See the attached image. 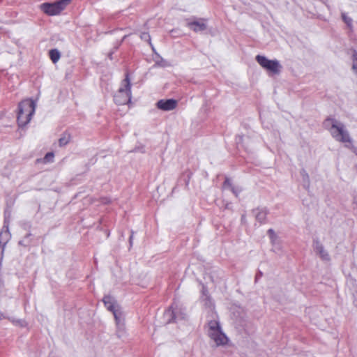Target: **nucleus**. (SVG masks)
<instances>
[{
  "instance_id": "obj_10",
  "label": "nucleus",
  "mask_w": 357,
  "mask_h": 357,
  "mask_svg": "<svg viewBox=\"0 0 357 357\" xmlns=\"http://www.w3.org/2000/svg\"><path fill=\"white\" fill-rule=\"evenodd\" d=\"M316 249L319 255L320 258L324 261H329L330 256L326 250H325L324 248L322 245L317 243L316 245Z\"/></svg>"
},
{
  "instance_id": "obj_9",
  "label": "nucleus",
  "mask_w": 357,
  "mask_h": 357,
  "mask_svg": "<svg viewBox=\"0 0 357 357\" xmlns=\"http://www.w3.org/2000/svg\"><path fill=\"white\" fill-rule=\"evenodd\" d=\"M204 20H195L189 22L187 24L188 27L195 32L204 31L206 29V24Z\"/></svg>"
},
{
  "instance_id": "obj_1",
  "label": "nucleus",
  "mask_w": 357,
  "mask_h": 357,
  "mask_svg": "<svg viewBox=\"0 0 357 357\" xmlns=\"http://www.w3.org/2000/svg\"><path fill=\"white\" fill-rule=\"evenodd\" d=\"M324 124L336 141L342 143H351V137L344 123L334 118H328L325 120Z\"/></svg>"
},
{
  "instance_id": "obj_2",
  "label": "nucleus",
  "mask_w": 357,
  "mask_h": 357,
  "mask_svg": "<svg viewBox=\"0 0 357 357\" xmlns=\"http://www.w3.org/2000/svg\"><path fill=\"white\" fill-rule=\"evenodd\" d=\"M36 109V104L31 99H25L18 105L17 121L20 127L28 124Z\"/></svg>"
},
{
  "instance_id": "obj_12",
  "label": "nucleus",
  "mask_w": 357,
  "mask_h": 357,
  "mask_svg": "<svg viewBox=\"0 0 357 357\" xmlns=\"http://www.w3.org/2000/svg\"><path fill=\"white\" fill-rule=\"evenodd\" d=\"M50 59L54 63H56L60 59V52L56 49H52L49 52Z\"/></svg>"
},
{
  "instance_id": "obj_20",
  "label": "nucleus",
  "mask_w": 357,
  "mask_h": 357,
  "mask_svg": "<svg viewBox=\"0 0 357 357\" xmlns=\"http://www.w3.org/2000/svg\"><path fill=\"white\" fill-rule=\"evenodd\" d=\"M268 234L272 243H274V241L276 239V235H275L274 230L272 229H269L268 230Z\"/></svg>"
},
{
  "instance_id": "obj_5",
  "label": "nucleus",
  "mask_w": 357,
  "mask_h": 357,
  "mask_svg": "<svg viewBox=\"0 0 357 357\" xmlns=\"http://www.w3.org/2000/svg\"><path fill=\"white\" fill-rule=\"evenodd\" d=\"M255 59L257 63L270 73L278 75L280 73L282 66L278 61L268 59L262 55H257Z\"/></svg>"
},
{
  "instance_id": "obj_21",
  "label": "nucleus",
  "mask_w": 357,
  "mask_h": 357,
  "mask_svg": "<svg viewBox=\"0 0 357 357\" xmlns=\"http://www.w3.org/2000/svg\"><path fill=\"white\" fill-rule=\"evenodd\" d=\"M231 187H234V186L232 185V183H231L230 179L228 178H226L223 183V188H231Z\"/></svg>"
},
{
  "instance_id": "obj_4",
  "label": "nucleus",
  "mask_w": 357,
  "mask_h": 357,
  "mask_svg": "<svg viewBox=\"0 0 357 357\" xmlns=\"http://www.w3.org/2000/svg\"><path fill=\"white\" fill-rule=\"evenodd\" d=\"M72 0H59L53 3H43L39 8L41 11L48 16H54L59 15L66 9Z\"/></svg>"
},
{
  "instance_id": "obj_17",
  "label": "nucleus",
  "mask_w": 357,
  "mask_h": 357,
  "mask_svg": "<svg viewBox=\"0 0 357 357\" xmlns=\"http://www.w3.org/2000/svg\"><path fill=\"white\" fill-rule=\"evenodd\" d=\"M342 17L343 21L347 24V25L351 29L352 27V19L348 17L345 13L342 14Z\"/></svg>"
},
{
  "instance_id": "obj_3",
  "label": "nucleus",
  "mask_w": 357,
  "mask_h": 357,
  "mask_svg": "<svg viewBox=\"0 0 357 357\" xmlns=\"http://www.w3.org/2000/svg\"><path fill=\"white\" fill-rule=\"evenodd\" d=\"M114 102L119 105L128 104L131 100V83L129 73H126L125 78L121 81V86L114 96Z\"/></svg>"
},
{
  "instance_id": "obj_16",
  "label": "nucleus",
  "mask_w": 357,
  "mask_h": 357,
  "mask_svg": "<svg viewBox=\"0 0 357 357\" xmlns=\"http://www.w3.org/2000/svg\"><path fill=\"white\" fill-rule=\"evenodd\" d=\"M301 175L303 177V182L304 187L309 189V188H310L309 176L307 174H305V172L304 171L303 172H301Z\"/></svg>"
},
{
  "instance_id": "obj_14",
  "label": "nucleus",
  "mask_w": 357,
  "mask_h": 357,
  "mask_svg": "<svg viewBox=\"0 0 357 357\" xmlns=\"http://www.w3.org/2000/svg\"><path fill=\"white\" fill-rule=\"evenodd\" d=\"M266 212L265 211H260L256 214V218L260 223L265 222L266 218Z\"/></svg>"
},
{
  "instance_id": "obj_19",
  "label": "nucleus",
  "mask_w": 357,
  "mask_h": 357,
  "mask_svg": "<svg viewBox=\"0 0 357 357\" xmlns=\"http://www.w3.org/2000/svg\"><path fill=\"white\" fill-rule=\"evenodd\" d=\"M140 38H141L142 40L147 41V42H149L150 43L151 36H150L149 33H147V32L142 33V34L140 35Z\"/></svg>"
},
{
  "instance_id": "obj_15",
  "label": "nucleus",
  "mask_w": 357,
  "mask_h": 357,
  "mask_svg": "<svg viewBox=\"0 0 357 357\" xmlns=\"http://www.w3.org/2000/svg\"><path fill=\"white\" fill-rule=\"evenodd\" d=\"M54 154L53 152L47 153L43 158V160L44 163L52 162L54 160Z\"/></svg>"
},
{
  "instance_id": "obj_13",
  "label": "nucleus",
  "mask_w": 357,
  "mask_h": 357,
  "mask_svg": "<svg viewBox=\"0 0 357 357\" xmlns=\"http://www.w3.org/2000/svg\"><path fill=\"white\" fill-rule=\"evenodd\" d=\"M208 335L213 332H216L219 330H220V326L219 323L217 321H211L208 322Z\"/></svg>"
},
{
  "instance_id": "obj_22",
  "label": "nucleus",
  "mask_w": 357,
  "mask_h": 357,
  "mask_svg": "<svg viewBox=\"0 0 357 357\" xmlns=\"http://www.w3.org/2000/svg\"><path fill=\"white\" fill-rule=\"evenodd\" d=\"M231 192L236 195V196H238V193L240 192V190H238L237 189H236L235 187H231V188H230Z\"/></svg>"
},
{
  "instance_id": "obj_7",
  "label": "nucleus",
  "mask_w": 357,
  "mask_h": 357,
  "mask_svg": "<svg viewBox=\"0 0 357 357\" xmlns=\"http://www.w3.org/2000/svg\"><path fill=\"white\" fill-rule=\"evenodd\" d=\"M157 107L163 111H170L174 109L177 106V101L174 99H162L158 101Z\"/></svg>"
},
{
  "instance_id": "obj_6",
  "label": "nucleus",
  "mask_w": 357,
  "mask_h": 357,
  "mask_svg": "<svg viewBox=\"0 0 357 357\" xmlns=\"http://www.w3.org/2000/svg\"><path fill=\"white\" fill-rule=\"evenodd\" d=\"M102 301L107 310L113 313L114 318L118 323L119 321V317L118 315V310L116 309L117 306L116 301L111 296L109 295L104 296Z\"/></svg>"
},
{
  "instance_id": "obj_8",
  "label": "nucleus",
  "mask_w": 357,
  "mask_h": 357,
  "mask_svg": "<svg viewBox=\"0 0 357 357\" xmlns=\"http://www.w3.org/2000/svg\"><path fill=\"white\" fill-rule=\"evenodd\" d=\"M208 335L218 346L225 345L228 342L227 337L221 331V329L216 332H213Z\"/></svg>"
},
{
  "instance_id": "obj_18",
  "label": "nucleus",
  "mask_w": 357,
  "mask_h": 357,
  "mask_svg": "<svg viewBox=\"0 0 357 357\" xmlns=\"http://www.w3.org/2000/svg\"><path fill=\"white\" fill-rule=\"evenodd\" d=\"M353 69L357 73V52L356 50L354 51L353 53Z\"/></svg>"
},
{
  "instance_id": "obj_11",
  "label": "nucleus",
  "mask_w": 357,
  "mask_h": 357,
  "mask_svg": "<svg viewBox=\"0 0 357 357\" xmlns=\"http://www.w3.org/2000/svg\"><path fill=\"white\" fill-rule=\"evenodd\" d=\"M70 135L68 132H64L59 139V145L62 147L68 144L70 140Z\"/></svg>"
}]
</instances>
